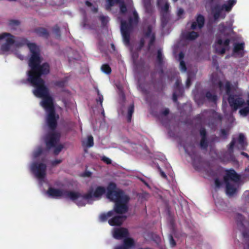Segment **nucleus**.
I'll return each instance as SVG.
<instances>
[{
  "label": "nucleus",
  "instance_id": "nucleus-45",
  "mask_svg": "<svg viewBox=\"0 0 249 249\" xmlns=\"http://www.w3.org/2000/svg\"><path fill=\"white\" fill-rule=\"evenodd\" d=\"M162 54L161 51L160 50H159L158 52L157 57L160 61H161V59H162Z\"/></svg>",
  "mask_w": 249,
  "mask_h": 249
},
{
  "label": "nucleus",
  "instance_id": "nucleus-52",
  "mask_svg": "<svg viewBox=\"0 0 249 249\" xmlns=\"http://www.w3.org/2000/svg\"><path fill=\"white\" fill-rule=\"evenodd\" d=\"M190 81H191L190 78V77H188L187 78V81H186L187 87H188L189 86V85H190Z\"/></svg>",
  "mask_w": 249,
  "mask_h": 249
},
{
  "label": "nucleus",
  "instance_id": "nucleus-15",
  "mask_svg": "<svg viewBox=\"0 0 249 249\" xmlns=\"http://www.w3.org/2000/svg\"><path fill=\"white\" fill-rule=\"evenodd\" d=\"M235 143V140L233 138L231 142L229 145L228 151L225 154V156H228L227 160H228L233 161L235 159L233 155V148Z\"/></svg>",
  "mask_w": 249,
  "mask_h": 249
},
{
  "label": "nucleus",
  "instance_id": "nucleus-13",
  "mask_svg": "<svg viewBox=\"0 0 249 249\" xmlns=\"http://www.w3.org/2000/svg\"><path fill=\"white\" fill-rule=\"evenodd\" d=\"M207 135V131L203 127V150L206 149L208 146L213 147L214 144L219 141V138L215 135H213L208 138Z\"/></svg>",
  "mask_w": 249,
  "mask_h": 249
},
{
  "label": "nucleus",
  "instance_id": "nucleus-17",
  "mask_svg": "<svg viewBox=\"0 0 249 249\" xmlns=\"http://www.w3.org/2000/svg\"><path fill=\"white\" fill-rule=\"evenodd\" d=\"M153 26H148L147 31L145 33V40L147 41L149 45H151L155 40L154 34L152 32Z\"/></svg>",
  "mask_w": 249,
  "mask_h": 249
},
{
  "label": "nucleus",
  "instance_id": "nucleus-24",
  "mask_svg": "<svg viewBox=\"0 0 249 249\" xmlns=\"http://www.w3.org/2000/svg\"><path fill=\"white\" fill-rule=\"evenodd\" d=\"M180 81L177 80L176 83V89L173 93V99L174 101H176L177 97L179 95L181 94L182 89L179 87Z\"/></svg>",
  "mask_w": 249,
  "mask_h": 249
},
{
  "label": "nucleus",
  "instance_id": "nucleus-1",
  "mask_svg": "<svg viewBox=\"0 0 249 249\" xmlns=\"http://www.w3.org/2000/svg\"><path fill=\"white\" fill-rule=\"evenodd\" d=\"M30 53L31 56L29 65L31 69L28 71V80L35 88L33 91L34 94L36 97L41 98L40 105L47 113L46 124L48 127L52 130V132L46 138L45 142L48 148H54L53 153L56 155L64 148L63 144L58 143L59 133L53 131L59 116L54 112L53 99L48 89L45 85L44 81L40 78L41 75L49 72V65L48 63L42 62L39 52Z\"/></svg>",
  "mask_w": 249,
  "mask_h": 249
},
{
  "label": "nucleus",
  "instance_id": "nucleus-48",
  "mask_svg": "<svg viewBox=\"0 0 249 249\" xmlns=\"http://www.w3.org/2000/svg\"><path fill=\"white\" fill-rule=\"evenodd\" d=\"M195 94V100L196 101V103H197L198 104H201V101H199V100L198 99V95L197 94H196V93H194Z\"/></svg>",
  "mask_w": 249,
  "mask_h": 249
},
{
  "label": "nucleus",
  "instance_id": "nucleus-39",
  "mask_svg": "<svg viewBox=\"0 0 249 249\" xmlns=\"http://www.w3.org/2000/svg\"><path fill=\"white\" fill-rule=\"evenodd\" d=\"M102 160L104 162H106L107 164L111 163V160L107 157H105V156L102 157Z\"/></svg>",
  "mask_w": 249,
  "mask_h": 249
},
{
  "label": "nucleus",
  "instance_id": "nucleus-59",
  "mask_svg": "<svg viewBox=\"0 0 249 249\" xmlns=\"http://www.w3.org/2000/svg\"><path fill=\"white\" fill-rule=\"evenodd\" d=\"M90 172H88V173H86V175H85V176H89L90 175Z\"/></svg>",
  "mask_w": 249,
  "mask_h": 249
},
{
  "label": "nucleus",
  "instance_id": "nucleus-12",
  "mask_svg": "<svg viewBox=\"0 0 249 249\" xmlns=\"http://www.w3.org/2000/svg\"><path fill=\"white\" fill-rule=\"evenodd\" d=\"M228 101L232 111H236L245 104L244 100L237 95H230Z\"/></svg>",
  "mask_w": 249,
  "mask_h": 249
},
{
  "label": "nucleus",
  "instance_id": "nucleus-10",
  "mask_svg": "<svg viewBox=\"0 0 249 249\" xmlns=\"http://www.w3.org/2000/svg\"><path fill=\"white\" fill-rule=\"evenodd\" d=\"M191 158L192 160V164L194 168L196 171H200L201 169L202 160L201 154L197 149L194 147H190L185 149Z\"/></svg>",
  "mask_w": 249,
  "mask_h": 249
},
{
  "label": "nucleus",
  "instance_id": "nucleus-47",
  "mask_svg": "<svg viewBox=\"0 0 249 249\" xmlns=\"http://www.w3.org/2000/svg\"><path fill=\"white\" fill-rule=\"evenodd\" d=\"M170 244L172 247H174L176 245V243H175V241L174 240L172 236H171L170 237Z\"/></svg>",
  "mask_w": 249,
  "mask_h": 249
},
{
  "label": "nucleus",
  "instance_id": "nucleus-31",
  "mask_svg": "<svg viewBox=\"0 0 249 249\" xmlns=\"http://www.w3.org/2000/svg\"><path fill=\"white\" fill-rule=\"evenodd\" d=\"M227 29V27L223 23H220L218 25V32L221 35H225Z\"/></svg>",
  "mask_w": 249,
  "mask_h": 249
},
{
  "label": "nucleus",
  "instance_id": "nucleus-29",
  "mask_svg": "<svg viewBox=\"0 0 249 249\" xmlns=\"http://www.w3.org/2000/svg\"><path fill=\"white\" fill-rule=\"evenodd\" d=\"M198 36V34L196 32L192 31L187 33L186 35V38L189 40H193Z\"/></svg>",
  "mask_w": 249,
  "mask_h": 249
},
{
  "label": "nucleus",
  "instance_id": "nucleus-49",
  "mask_svg": "<svg viewBox=\"0 0 249 249\" xmlns=\"http://www.w3.org/2000/svg\"><path fill=\"white\" fill-rule=\"evenodd\" d=\"M98 96H99V97H98V99H97V101L100 102V104L102 105V102L103 101V97L102 95H100L99 93H98Z\"/></svg>",
  "mask_w": 249,
  "mask_h": 249
},
{
  "label": "nucleus",
  "instance_id": "nucleus-58",
  "mask_svg": "<svg viewBox=\"0 0 249 249\" xmlns=\"http://www.w3.org/2000/svg\"><path fill=\"white\" fill-rule=\"evenodd\" d=\"M86 4H87V5H88V6H90V5H91V3H90V2H89V1H87V2H86Z\"/></svg>",
  "mask_w": 249,
  "mask_h": 249
},
{
  "label": "nucleus",
  "instance_id": "nucleus-34",
  "mask_svg": "<svg viewBox=\"0 0 249 249\" xmlns=\"http://www.w3.org/2000/svg\"><path fill=\"white\" fill-rule=\"evenodd\" d=\"M240 114L243 116H246L249 113V107H246L239 110Z\"/></svg>",
  "mask_w": 249,
  "mask_h": 249
},
{
  "label": "nucleus",
  "instance_id": "nucleus-19",
  "mask_svg": "<svg viewBox=\"0 0 249 249\" xmlns=\"http://www.w3.org/2000/svg\"><path fill=\"white\" fill-rule=\"evenodd\" d=\"M205 98L209 102L212 103L214 105L216 104L218 98L214 92L210 91H207L206 93Z\"/></svg>",
  "mask_w": 249,
  "mask_h": 249
},
{
  "label": "nucleus",
  "instance_id": "nucleus-30",
  "mask_svg": "<svg viewBox=\"0 0 249 249\" xmlns=\"http://www.w3.org/2000/svg\"><path fill=\"white\" fill-rule=\"evenodd\" d=\"M215 50L216 53L219 54H223L225 53L226 48L222 47L221 45H217L215 46Z\"/></svg>",
  "mask_w": 249,
  "mask_h": 249
},
{
  "label": "nucleus",
  "instance_id": "nucleus-5",
  "mask_svg": "<svg viewBox=\"0 0 249 249\" xmlns=\"http://www.w3.org/2000/svg\"><path fill=\"white\" fill-rule=\"evenodd\" d=\"M105 190L104 187L93 186L85 196H81L76 192V204L80 206H85L87 203L100 197Z\"/></svg>",
  "mask_w": 249,
  "mask_h": 249
},
{
  "label": "nucleus",
  "instance_id": "nucleus-8",
  "mask_svg": "<svg viewBox=\"0 0 249 249\" xmlns=\"http://www.w3.org/2000/svg\"><path fill=\"white\" fill-rule=\"evenodd\" d=\"M15 41V37L11 34L6 32L0 34V42L1 43L0 51L3 53H8Z\"/></svg>",
  "mask_w": 249,
  "mask_h": 249
},
{
  "label": "nucleus",
  "instance_id": "nucleus-54",
  "mask_svg": "<svg viewBox=\"0 0 249 249\" xmlns=\"http://www.w3.org/2000/svg\"><path fill=\"white\" fill-rule=\"evenodd\" d=\"M169 113V110L168 109H165L163 112V114L164 115H166L167 114H168Z\"/></svg>",
  "mask_w": 249,
  "mask_h": 249
},
{
  "label": "nucleus",
  "instance_id": "nucleus-27",
  "mask_svg": "<svg viewBox=\"0 0 249 249\" xmlns=\"http://www.w3.org/2000/svg\"><path fill=\"white\" fill-rule=\"evenodd\" d=\"M211 81L214 87H217L220 90H221L223 89V84L217 77H213L211 79Z\"/></svg>",
  "mask_w": 249,
  "mask_h": 249
},
{
  "label": "nucleus",
  "instance_id": "nucleus-9",
  "mask_svg": "<svg viewBox=\"0 0 249 249\" xmlns=\"http://www.w3.org/2000/svg\"><path fill=\"white\" fill-rule=\"evenodd\" d=\"M49 196L54 198L64 197L74 201L76 203V192H67L62 190L51 188L47 191Z\"/></svg>",
  "mask_w": 249,
  "mask_h": 249
},
{
  "label": "nucleus",
  "instance_id": "nucleus-20",
  "mask_svg": "<svg viewBox=\"0 0 249 249\" xmlns=\"http://www.w3.org/2000/svg\"><path fill=\"white\" fill-rule=\"evenodd\" d=\"M202 26V16L199 15L196 18V21L192 24L191 28L193 30L201 29Z\"/></svg>",
  "mask_w": 249,
  "mask_h": 249
},
{
  "label": "nucleus",
  "instance_id": "nucleus-63",
  "mask_svg": "<svg viewBox=\"0 0 249 249\" xmlns=\"http://www.w3.org/2000/svg\"><path fill=\"white\" fill-rule=\"evenodd\" d=\"M200 145L202 146V140H201L200 142Z\"/></svg>",
  "mask_w": 249,
  "mask_h": 249
},
{
  "label": "nucleus",
  "instance_id": "nucleus-18",
  "mask_svg": "<svg viewBox=\"0 0 249 249\" xmlns=\"http://www.w3.org/2000/svg\"><path fill=\"white\" fill-rule=\"evenodd\" d=\"M226 184V192L229 196H232L237 192L235 184L231 182H225Z\"/></svg>",
  "mask_w": 249,
  "mask_h": 249
},
{
  "label": "nucleus",
  "instance_id": "nucleus-55",
  "mask_svg": "<svg viewBox=\"0 0 249 249\" xmlns=\"http://www.w3.org/2000/svg\"><path fill=\"white\" fill-rule=\"evenodd\" d=\"M101 19L102 20V21L103 22H104L105 21H107V18H106V17H103L101 18Z\"/></svg>",
  "mask_w": 249,
  "mask_h": 249
},
{
  "label": "nucleus",
  "instance_id": "nucleus-11",
  "mask_svg": "<svg viewBox=\"0 0 249 249\" xmlns=\"http://www.w3.org/2000/svg\"><path fill=\"white\" fill-rule=\"evenodd\" d=\"M222 118V116L219 114L213 111L209 116L208 122L203 117V124H207L211 129L214 131L216 129L217 124L221 122Z\"/></svg>",
  "mask_w": 249,
  "mask_h": 249
},
{
  "label": "nucleus",
  "instance_id": "nucleus-38",
  "mask_svg": "<svg viewBox=\"0 0 249 249\" xmlns=\"http://www.w3.org/2000/svg\"><path fill=\"white\" fill-rule=\"evenodd\" d=\"M214 183L217 188H219L222 185V182L218 178L215 179Z\"/></svg>",
  "mask_w": 249,
  "mask_h": 249
},
{
  "label": "nucleus",
  "instance_id": "nucleus-32",
  "mask_svg": "<svg viewBox=\"0 0 249 249\" xmlns=\"http://www.w3.org/2000/svg\"><path fill=\"white\" fill-rule=\"evenodd\" d=\"M151 0H143L144 5L147 12H150L151 10Z\"/></svg>",
  "mask_w": 249,
  "mask_h": 249
},
{
  "label": "nucleus",
  "instance_id": "nucleus-22",
  "mask_svg": "<svg viewBox=\"0 0 249 249\" xmlns=\"http://www.w3.org/2000/svg\"><path fill=\"white\" fill-rule=\"evenodd\" d=\"M216 41L215 43L216 45H223L226 48H227L229 47L230 43V39L229 38H227L224 40V41H223L221 36H220V35L217 34L216 36Z\"/></svg>",
  "mask_w": 249,
  "mask_h": 249
},
{
  "label": "nucleus",
  "instance_id": "nucleus-3",
  "mask_svg": "<svg viewBox=\"0 0 249 249\" xmlns=\"http://www.w3.org/2000/svg\"><path fill=\"white\" fill-rule=\"evenodd\" d=\"M43 150L40 147L37 148L33 153L34 160L30 166V169L36 177L40 180H43L46 176V165L42 157Z\"/></svg>",
  "mask_w": 249,
  "mask_h": 249
},
{
  "label": "nucleus",
  "instance_id": "nucleus-4",
  "mask_svg": "<svg viewBox=\"0 0 249 249\" xmlns=\"http://www.w3.org/2000/svg\"><path fill=\"white\" fill-rule=\"evenodd\" d=\"M215 0H209L210 4V12L213 20L217 21L219 18L224 19L226 16L224 12H230L233 6L236 3L237 0H228L226 3L222 5L219 3H213Z\"/></svg>",
  "mask_w": 249,
  "mask_h": 249
},
{
  "label": "nucleus",
  "instance_id": "nucleus-51",
  "mask_svg": "<svg viewBox=\"0 0 249 249\" xmlns=\"http://www.w3.org/2000/svg\"><path fill=\"white\" fill-rule=\"evenodd\" d=\"M10 24L11 25H18L19 22L18 21H16V20H12V21H11Z\"/></svg>",
  "mask_w": 249,
  "mask_h": 249
},
{
  "label": "nucleus",
  "instance_id": "nucleus-61",
  "mask_svg": "<svg viewBox=\"0 0 249 249\" xmlns=\"http://www.w3.org/2000/svg\"><path fill=\"white\" fill-rule=\"evenodd\" d=\"M244 249H249V243L248 244L247 246L244 248Z\"/></svg>",
  "mask_w": 249,
  "mask_h": 249
},
{
  "label": "nucleus",
  "instance_id": "nucleus-60",
  "mask_svg": "<svg viewBox=\"0 0 249 249\" xmlns=\"http://www.w3.org/2000/svg\"><path fill=\"white\" fill-rule=\"evenodd\" d=\"M134 145H135V144H130V147H132V148H134V146H134Z\"/></svg>",
  "mask_w": 249,
  "mask_h": 249
},
{
  "label": "nucleus",
  "instance_id": "nucleus-44",
  "mask_svg": "<svg viewBox=\"0 0 249 249\" xmlns=\"http://www.w3.org/2000/svg\"><path fill=\"white\" fill-rule=\"evenodd\" d=\"M107 0V8H109L113 4V0Z\"/></svg>",
  "mask_w": 249,
  "mask_h": 249
},
{
  "label": "nucleus",
  "instance_id": "nucleus-33",
  "mask_svg": "<svg viewBox=\"0 0 249 249\" xmlns=\"http://www.w3.org/2000/svg\"><path fill=\"white\" fill-rule=\"evenodd\" d=\"M225 90L227 95H228V97L230 95H232L231 92V86L230 82L229 81H227L225 84Z\"/></svg>",
  "mask_w": 249,
  "mask_h": 249
},
{
  "label": "nucleus",
  "instance_id": "nucleus-25",
  "mask_svg": "<svg viewBox=\"0 0 249 249\" xmlns=\"http://www.w3.org/2000/svg\"><path fill=\"white\" fill-rule=\"evenodd\" d=\"M102 221L108 220L107 222L111 226H119L123 223L122 219H102Z\"/></svg>",
  "mask_w": 249,
  "mask_h": 249
},
{
  "label": "nucleus",
  "instance_id": "nucleus-21",
  "mask_svg": "<svg viewBox=\"0 0 249 249\" xmlns=\"http://www.w3.org/2000/svg\"><path fill=\"white\" fill-rule=\"evenodd\" d=\"M157 5L160 8L162 13H167L169 9V4L166 0H157Z\"/></svg>",
  "mask_w": 249,
  "mask_h": 249
},
{
  "label": "nucleus",
  "instance_id": "nucleus-37",
  "mask_svg": "<svg viewBox=\"0 0 249 249\" xmlns=\"http://www.w3.org/2000/svg\"><path fill=\"white\" fill-rule=\"evenodd\" d=\"M134 111V107L133 106L129 107L128 109V120L130 121L131 120V117L132 113Z\"/></svg>",
  "mask_w": 249,
  "mask_h": 249
},
{
  "label": "nucleus",
  "instance_id": "nucleus-50",
  "mask_svg": "<svg viewBox=\"0 0 249 249\" xmlns=\"http://www.w3.org/2000/svg\"><path fill=\"white\" fill-rule=\"evenodd\" d=\"M66 82V81H61L57 82V85L60 87H62L64 85L65 83Z\"/></svg>",
  "mask_w": 249,
  "mask_h": 249
},
{
  "label": "nucleus",
  "instance_id": "nucleus-6",
  "mask_svg": "<svg viewBox=\"0 0 249 249\" xmlns=\"http://www.w3.org/2000/svg\"><path fill=\"white\" fill-rule=\"evenodd\" d=\"M113 237L116 239L124 238L122 246H116L114 249H131L135 247V241L131 238L127 237L128 231L123 228H115L112 231Z\"/></svg>",
  "mask_w": 249,
  "mask_h": 249
},
{
  "label": "nucleus",
  "instance_id": "nucleus-43",
  "mask_svg": "<svg viewBox=\"0 0 249 249\" xmlns=\"http://www.w3.org/2000/svg\"><path fill=\"white\" fill-rule=\"evenodd\" d=\"M244 219H238L236 221L237 224L238 225V227H239L240 225L242 227H244L243 224V220Z\"/></svg>",
  "mask_w": 249,
  "mask_h": 249
},
{
  "label": "nucleus",
  "instance_id": "nucleus-7",
  "mask_svg": "<svg viewBox=\"0 0 249 249\" xmlns=\"http://www.w3.org/2000/svg\"><path fill=\"white\" fill-rule=\"evenodd\" d=\"M133 18H131L128 23L124 21H121V33L123 38V41L125 45H129L130 34L133 27L136 25L138 22V15L134 12L133 14Z\"/></svg>",
  "mask_w": 249,
  "mask_h": 249
},
{
  "label": "nucleus",
  "instance_id": "nucleus-36",
  "mask_svg": "<svg viewBox=\"0 0 249 249\" xmlns=\"http://www.w3.org/2000/svg\"><path fill=\"white\" fill-rule=\"evenodd\" d=\"M120 0H116V2L120 3V10L122 13H124L126 11V8L123 2H120Z\"/></svg>",
  "mask_w": 249,
  "mask_h": 249
},
{
  "label": "nucleus",
  "instance_id": "nucleus-40",
  "mask_svg": "<svg viewBox=\"0 0 249 249\" xmlns=\"http://www.w3.org/2000/svg\"><path fill=\"white\" fill-rule=\"evenodd\" d=\"M227 135H228L227 131L224 129H222L221 130V136L223 137L225 139L227 138Z\"/></svg>",
  "mask_w": 249,
  "mask_h": 249
},
{
  "label": "nucleus",
  "instance_id": "nucleus-53",
  "mask_svg": "<svg viewBox=\"0 0 249 249\" xmlns=\"http://www.w3.org/2000/svg\"><path fill=\"white\" fill-rule=\"evenodd\" d=\"M241 154L242 155L244 156L245 157H247V158H249V155L247 153H246L244 152H242L241 153Z\"/></svg>",
  "mask_w": 249,
  "mask_h": 249
},
{
  "label": "nucleus",
  "instance_id": "nucleus-41",
  "mask_svg": "<svg viewBox=\"0 0 249 249\" xmlns=\"http://www.w3.org/2000/svg\"><path fill=\"white\" fill-rule=\"evenodd\" d=\"M245 201L249 203V191H246L244 194Z\"/></svg>",
  "mask_w": 249,
  "mask_h": 249
},
{
  "label": "nucleus",
  "instance_id": "nucleus-23",
  "mask_svg": "<svg viewBox=\"0 0 249 249\" xmlns=\"http://www.w3.org/2000/svg\"><path fill=\"white\" fill-rule=\"evenodd\" d=\"M238 142L239 144L240 145V149L241 150L245 149L246 147L248 145V143L246 141V138L243 134H239L238 139Z\"/></svg>",
  "mask_w": 249,
  "mask_h": 249
},
{
  "label": "nucleus",
  "instance_id": "nucleus-35",
  "mask_svg": "<svg viewBox=\"0 0 249 249\" xmlns=\"http://www.w3.org/2000/svg\"><path fill=\"white\" fill-rule=\"evenodd\" d=\"M103 72L107 74H108L111 72V69L109 66L107 64L103 65L101 67Z\"/></svg>",
  "mask_w": 249,
  "mask_h": 249
},
{
  "label": "nucleus",
  "instance_id": "nucleus-28",
  "mask_svg": "<svg viewBox=\"0 0 249 249\" xmlns=\"http://www.w3.org/2000/svg\"><path fill=\"white\" fill-rule=\"evenodd\" d=\"M178 57H179V62H180L179 63H180V70L183 71H186V67H185V63L182 61V59L184 57V54H183V53H179V54L178 55Z\"/></svg>",
  "mask_w": 249,
  "mask_h": 249
},
{
  "label": "nucleus",
  "instance_id": "nucleus-42",
  "mask_svg": "<svg viewBox=\"0 0 249 249\" xmlns=\"http://www.w3.org/2000/svg\"><path fill=\"white\" fill-rule=\"evenodd\" d=\"M61 162H62V160H61L58 159V160H54L53 161H52V164L53 166H56V165L59 164V163H60Z\"/></svg>",
  "mask_w": 249,
  "mask_h": 249
},
{
  "label": "nucleus",
  "instance_id": "nucleus-56",
  "mask_svg": "<svg viewBox=\"0 0 249 249\" xmlns=\"http://www.w3.org/2000/svg\"><path fill=\"white\" fill-rule=\"evenodd\" d=\"M160 174L162 177L166 178V175L163 172H160Z\"/></svg>",
  "mask_w": 249,
  "mask_h": 249
},
{
  "label": "nucleus",
  "instance_id": "nucleus-62",
  "mask_svg": "<svg viewBox=\"0 0 249 249\" xmlns=\"http://www.w3.org/2000/svg\"><path fill=\"white\" fill-rule=\"evenodd\" d=\"M18 57H19L20 59H23V56H22V55H19V56H18Z\"/></svg>",
  "mask_w": 249,
  "mask_h": 249
},
{
  "label": "nucleus",
  "instance_id": "nucleus-14",
  "mask_svg": "<svg viewBox=\"0 0 249 249\" xmlns=\"http://www.w3.org/2000/svg\"><path fill=\"white\" fill-rule=\"evenodd\" d=\"M240 178V176L233 169H231L227 171L226 175L224 177V182H230L229 179L234 182H238L239 181Z\"/></svg>",
  "mask_w": 249,
  "mask_h": 249
},
{
  "label": "nucleus",
  "instance_id": "nucleus-26",
  "mask_svg": "<svg viewBox=\"0 0 249 249\" xmlns=\"http://www.w3.org/2000/svg\"><path fill=\"white\" fill-rule=\"evenodd\" d=\"M83 145L87 147H90L93 145V138L91 136H89L86 139L83 141Z\"/></svg>",
  "mask_w": 249,
  "mask_h": 249
},
{
  "label": "nucleus",
  "instance_id": "nucleus-64",
  "mask_svg": "<svg viewBox=\"0 0 249 249\" xmlns=\"http://www.w3.org/2000/svg\"><path fill=\"white\" fill-rule=\"evenodd\" d=\"M247 103H248V106L247 107H249V100L248 101Z\"/></svg>",
  "mask_w": 249,
  "mask_h": 249
},
{
  "label": "nucleus",
  "instance_id": "nucleus-2",
  "mask_svg": "<svg viewBox=\"0 0 249 249\" xmlns=\"http://www.w3.org/2000/svg\"><path fill=\"white\" fill-rule=\"evenodd\" d=\"M107 190V197L115 203L114 209L101 213L99 218H120L116 214L127 212L129 197L121 190L117 189L116 185L113 183L109 184Z\"/></svg>",
  "mask_w": 249,
  "mask_h": 249
},
{
  "label": "nucleus",
  "instance_id": "nucleus-46",
  "mask_svg": "<svg viewBox=\"0 0 249 249\" xmlns=\"http://www.w3.org/2000/svg\"><path fill=\"white\" fill-rule=\"evenodd\" d=\"M178 16L179 17H181V16L184 13V11L183 9H181V8H179L178 9Z\"/></svg>",
  "mask_w": 249,
  "mask_h": 249
},
{
  "label": "nucleus",
  "instance_id": "nucleus-16",
  "mask_svg": "<svg viewBox=\"0 0 249 249\" xmlns=\"http://www.w3.org/2000/svg\"><path fill=\"white\" fill-rule=\"evenodd\" d=\"M244 48L245 43L244 42L236 43L234 44L233 52L235 54L239 55L241 57H242L244 55Z\"/></svg>",
  "mask_w": 249,
  "mask_h": 249
},
{
  "label": "nucleus",
  "instance_id": "nucleus-57",
  "mask_svg": "<svg viewBox=\"0 0 249 249\" xmlns=\"http://www.w3.org/2000/svg\"><path fill=\"white\" fill-rule=\"evenodd\" d=\"M237 218H245L244 216H243V215L241 214H238V217Z\"/></svg>",
  "mask_w": 249,
  "mask_h": 249
}]
</instances>
